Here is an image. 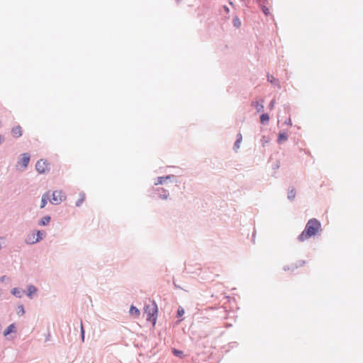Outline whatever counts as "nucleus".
Segmentation results:
<instances>
[{"instance_id":"obj_27","label":"nucleus","mask_w":363,"mask_h":363,"mask_svg":"<svg viewBox=\"0 0 363 363\" xmlns=\"http://www.w3.org/2000/svg\"><path fill=\"white\" fill-rule=\"evenodd\" d=\"M267 79H268V81H269L270 82H273V81H274L275 79L274 78V77H273V76L268 75V76H267Z\"/></svg>"},{"instance_id":"obj_16","label":"nucleus","mask_w":363,"mask_h":363,"mask_svg":"<svg viewBox=\"0 0 363 363\" xmlns=\"http://www.w3.org/2000/svg\"><path fill=\"white\" fill-rule=\"evenodd\" d=\"M50 220V216H45V217L42 218V219L40 220L39 224L40 225H45L48 224Z\"/></svg>"},{"instance_id":"obj_12","label":"nucleus","mask_w":363,"mask_h":363,"mask_svg":"<svg viewBox=\"0 0 363 363\" xmlns=\"http://www.w3.org/2000/svg\"><path fill=\"white\" fill-rule=\"evenodd\" d=\"M158 191H161V193L159 194V197L162 199H167L169 194L168 192L164 189H158Z\"/></svg>"},{"instance_id":"obj_8","label":"nucleus","mask_w":363,"mask_h":363,"mask_svg":"<svg viewBox=\"0 0 363 363\" xmlns=\"http://www.w3.org/2000/svg\"><path fill=\"white\" fill-rule=\"evenodd\" d=\"M11 133L12 135L14 138H19L22 135V128L20 125H17L16 127H13L11 129Z\"/></svg>"},{"instance_id":"obj_19","label":"nucleus","mask_w":363,"mask_h":363,"mask_svg":"<svg viewBox=\"0 0 363 363\" xmlns=\"http://www.w3.org/2000/svg\"><path fill=\"white\" fill-rule=\"evenodd\" d=\"M172 352L177 357H179L180 358H183L184 357L183 352L181 351V350H177L175 348H173Z\"/></svg>"},{"instance_id":"obj_10","label":"nucleus","mask_w":363,"mask_h":363,"mask_svg":"<svg viewBox=\"0 0 363 363\" xmlns=\"http://www.w3.org/2000/svg\"><path fill=\"white\" fill-rule=\"evenodd\" d=\"M140 311L135 306H132L130 308V314L135 317H138L140 315Z\"/></svg>"},{"instance_id":"obj_15","label":"nucleus","mask_w":363,"mask_h":363,"mask_svg":"<svg viewBox=\"0 0 363 363\" xmlns=\"http://www.w3.org/2000/svg\"><path fill=\"white\" fill-rule=\"evenodd\" d=\"M242 140V136L240 133H238V135H237V140L235 141V147L236 149H239L240 148V143Z\"/></svg>"},{"instance_id":"obj_31","label":"nucleus","mask_w":363,"mask_h":363,"mask_svg":"<svg viewBox=\"0 0 363 363\" xmlns=\"http://www.w3.org/2000/svg\"><path fill=\"white\" fill-rule=\"evenodd\" d=\"M225 11H228V8L225 7Z\"/></svg>"},{"instance_id":"obj_23","label":"nucleus","mask_w":363,"mask_h":363,"mask_svg":"<svg viewBox=\"0 0 363 363\" xmlns=\"http://www.w3.org/2000/svg\"><path fill=\"white\" fill-rule=\"evenodd\" d=\"M184 313V310L182 308H179L177 310V316L180 317L182 316Z\"/></svg>"},{"instance_id":"obj_30","label":"nucleus","mask_w":363,"mask_h":363,"mask_svg":"<svg viewBox=\"0 0 363 363\" xmlns=\"http://www.w3.org/2000/svg\"><path fill=\"white\" fill-rule=\"evenodd\" d=\"M1 281L5 280V277H2L1 278Z\"/></svg>"},{"instance_id":"obj_13","label":"nucleus","mask_w":363,"mask_h":363,"mask_svg":"<svg viewBox=\"0 0 363 363\" xmlns=\"http://www.w3.org/2000/svg\"><path fill=\"white\" fill-rule=\"evenodd\" d=\"M84 200H85V194L84 193H80L79 194V199L76 202V206H81Z\"/></svg>"},{"instance_id":"obj_18","label":"nucleus","mask_w":363,"mask_h":363,"mask_svg":"<svg viewBox=\"0 0 363 363\" xmlns=\"http://www.w3.org/2000/svg\"><path fill=\"white\" fill-rule=\"evenodd\" d=\"M169 179V176L167 177H160L157 178V182L155 183V185L163 184L167 179Z\"/></svg>"},{"instance_id":"obj_7","label":"nucleus","mask_w":363,"mask_h":363,"mask_svg":"<svg viewBox=\"0 0 363 363\" xmlns=\"http://www.w3.org/2000/svg\"><path fill=\"white\" fill-rule=\"evenodd\" d=\"M30 161V155L28 153H24L21 155V159L19 163H21L22 166L26 168Z\"/></svg>"},{"instance_id":"obj_26","label":"nucleus","mask_w":363,"mask_h":363,"mask_svg":"<svg viewBox=\"0 0 363 363\" xmlns=\"http://www.w3.org/2000/svg\"><path fill=\"white\" fill-rule=\"evenodd\" d=\"M233 23H234V25H235V26H240V22L239 19H238V18H235V19L233 20Z\"/></svg>"},{"instance_id":"obj_5","label":"nucleus","mask_w":363,"mask_h":363,"mask_svg":"<svg viewBox=\"0 0 363 363\" xmlns=\"http://www.w3.org/2000/svg\"><path fill=\"white\" fill-rule=\"evenodd\" d=\"M35 168L40 174H43L48 171L49 166L45 160H40L37 162Z\"/></svg>"},{"instance_id":"obj_4","label":"nucleus","mask_w":363,"mask_h":363,"mask_svg":"<svg viewBox=\"0 0 363 363\" xmlns=\"http://www.w3.org/2000/svg\"><path fill=\"white\" fill-rule=\"evenodd\" d=\"M65 199V196L61 191H55L52 193V197L50 200V203L55 205H57L60 203Z\"/></svg>"},{"instance_id":"obj_9","label":"nucleus","mask_w":363,"mask_h":363,"mask_svg":"<svg viewBox=\"0 0 363 363\" xmlns=\"http://www.w3.org/2000/svg\"><path fill=\"white\" fill-rule=\"evenodd\" d=\"M36 291H37V289L34 286L30 285L28 287L27 295H28V297L32 298V295L35 294Z\"/></svg>"},{"instance_id":"obj_6","label":"nucleus","mask_w":363,"mask_h":363,"mask_svg":"<svg viewBox=\"0 0 363 363\" xmlns=\"http://www.w3.org/2000/svg\"><path fill=\"white\" fill-rule=\"evenodd\" d=\"M252 106H253L258 113L264 111V100L262 99L260 101H253L252 103Z\"/></svg>"},{"instance_id":"obj_21","label":"nucleus","mask_w":363,"mask_h":363,"mask_svg":"<svg viewBox=\"0 0 363 363\" xmlns=\"http://www.w3.org/2000/svg\"><path fill=\"white\" fill-rule=\"evenodd\" d=\"M25 313V311H24V308L22 305H20L18 306V311H17V313L19 315H23Z\"/></svg>"},{"instance_id":"obj_24","label":"nucleus","mask_w":363,"mask_h":363,"mask_svg":"<svg viewBox=\"0 0 363 363\" xmlns=\"http://www.w3.org/2000/svg\"><path fill=\"white\" fill-rule=\"evenodd\" d=\"M81 333H82V340H84V328H83L82 323H81Z\"/></svg>"},{"instance_id":"obj_29","label":"nucleus","mask_w":363,"mask_h":363,"mask_svg":"<svg viewBox=\"0 0 363 363\" xmlns=\"http://www.w3.org/2000/svg\"><path fill=\"white\" fill-rule=\"evenodd\" d=\"M2 140H3V138H2V137L0 135V144L1 143Z\"/></svg>"},{"instance_id":"obj_11","label":"nucleus","mask_w":363,"mask_h":363,"mask_svg":"<svg viewBox=\"0 0 363 363\" xmlns=\"http://www.w3.org/2000/svg\"><path fill=\"white\" fill-rule=\"evenodd\" d=\"M48 198H49V193H46L43 195L42 199H41V205H40L41 208H43L45 206V205L47 204Z\"/></svg>"},{"instance_id":"obj_17","label":"nucleus","mask_w":363,"mask_h":363,"mask_svg":"<svg viewBox=\"0 0 363 363\" xmlns=\"http://www.w3.org/2000/svg\"><path fill=\"white\" fill-rule=\"evenodd\" d=\"M287 140V135L284 133H280L278 135V142L282 143Z\"/></svg>"},{"instance_id":"obj_2","label":"nucleus","mask_w":363,"mask_h":363,"mask_svg":"<svg viewBox=\"0 0 363 363\" xmlns=\"http://www.w3.org/2000/svg\"><path fill=\"white\" fill-rule=\"evenodd\" d=\"M144 313L146 315L147 320L152 321L155 325L157 316V306L155 302L146 305L144 308Z\"/></svg>"},{"instance_id":"obj_25","label":"nucleus","mask_w":363,"mask_h":363,"mask_svg":"<svg viewBox=\"0 0 363 363\" xmlns=\"http://www.w3.org/2000/svg\"><path fill=\"white\" fill-rule=\"evenodd\" d=\"M274 104H275V100H274V99H273V100L270 102V104H269V109H270V110H272V109H273V108H274Z\"/></svg>"},{"instance_id":"obj_3","label":"nucleus","mask_w":363,"mask_h":363,"mask_svg":"<svg viewBox=\"0 0 363 363\" xmlns=\"http://www.w3.org/2000/svg\"><path fill=\"white\" fill-rule=\"evenodd\" d=\"M43 235L44 233L40 230H37L36 232L33 231L28 235L26 241L28 244H34L39 242L43 238Z\"/></svg>"},{"instance_id":"obj_1","label":"nucleus","mask_w":363,"mask_h":363,"mask_svg":"<svg viewBox=\"0 0 363 363\" xmlns=\"http://www.w3.org/2000/svg\"><path fill=\"white\" fill-rule=\"evenodd\" d=\"M320 223L318 220L315 218L309 220L306 225L305 230L298 236V240L303 242L311 237L315 235L320 230Z\"/></svg>"},{"instance_id":"obj_20","label":"nucleus","mask_w":363,"mask_h":363,"mask_svg":"<svg viewBox=\"0 0 363 363\" xmlns=\"http://www.w3.org/2000/svg\"><path fill=\"white\" fill-rule=\"evenodd\" d=\"M14 325L13 324H11L4 331V334L5 336H6L7 335H9V333H11V332L13 331V329H14Z\"/></svg>"},{"instance_id":"obj_22","label":"nucleus","mask_w":363,"mask_h":363,"mask_svg":"<svg viewBox=\"0 0 363 363\" xmlns=\"http://www.w3.org/2000/svg\"><path fill=\"white\" fill-rule=\"evenodd\" d=\"M12 294H13L14 296H16L21 297V292H20V291H19L18 289H16V288L13 289V290H12Z\"/></svg>"},{"instance_id":"obj_28","label":"nucleus","mask_w":363,"mask_h":363,"mask_svg":"<svg viewBox=\"0 0 363 363\" xmlns=\"http://www.w3.org/2000/svg\"><path fill=\"white\" fill-rule=\"evenodd\" d=\"M263 11L264 12V13H265L266 15H268V14H269V9H268L267 8L264 7V8H263Z\"/></svg>"},{"instance_id":"obj_14","label":"nucleus","mask_w":363,"mask_h":363,"mask_svg":"<svg viewBox=\"0 0 363 363\" xmlns=\"http://www.w3.org/2000/svg\"><path fill=\"white\" fill-rule=\"evenodd\" d=\"M269 121V116L267 113H263L260 116V122L262 124L267 123Z\"/></svg>"}]
</instances>
